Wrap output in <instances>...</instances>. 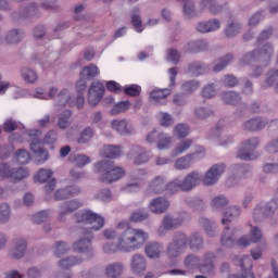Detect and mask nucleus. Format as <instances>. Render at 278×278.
I'll list each match as a JSON object with an SVG mask.
<instances>
[{
    "label": "nucleus",
    "mask_w": 278,
    "mask_h": 278,
    "mask_svg": "<svg viewBox=\"0 0 278 278\" xmlns=\"http://www.w3.org/2000/svg\"><path fill=\"white\" fill-rule=\"evenodd\" d=\"M51 177H53V172H51V169L41 168L35 176V179L38 184H47Z\"/></svg>",
    "instance_id": "51"
},
{
    "label": "nucleus",
    "mask_w": 278,
    "mask_h": 278,
    "mask_svg": "<svg viewBox=\"0 0 278 278\" xmlns=\"http://www.w3.org/2000/svg\"><path fill=\"white\" fill-rule=\"evenodd\" d=\"M30 138V151H33L37 164H45L47 160H49V152L42 148V140H40V136H42V131L40 130H30L28 132Z\"/></svg>",
    "instance_id": "5"
},
{
    "label": "nucleus",
    "mask_w": 278,
    "mask_h": 278,
    "mask_svg": "<svg viewBox=\"0 0 278 278\" xmlns=\"http://www.w3.org/2000/svg\"><path fill=\"white\" fill-rule=\"evenodd\" d=\"M147 240H149V232L140 228L128 227L118 235L116 244L106 243L103 245V253L106 255L118 253V251L134 253V251L142 249L147 244Z\"/></svg>",
    "instance_id": "1"
},
{
    "label": "nucleus",
    "mask_w": 278,
    "mask_h": 278,
    "mask_svg": "<svg viewBox=\"0 0 278 278\" xmlns=\"http://www.w3.org/2000/svg\"><path fill=\"white\" fill-rule=\"evenodd\" d=\"M257 53H258L260 64H262L264 67H267L270 65V62H273V55L275 53V49L273 48V45L266 43L263 46L261 50H257Z\"/></svg>",
    "instance_id": "19"
},
{
    "label": "nucleus",
    "mask_w": 278,
    "mask_h": 278,
    "mask_svg": "<svg viewBox=\"0 0 278 278\" xmlns=\"http://www.w3.org/2000/svg\"><path fill=\"white\" fill-rule=\"evenodd\" d=\"M227 165L224 163L213 165L204 175L202 181L204 186H214L220 179V175L225 173Z\"/></svg>",
    "instance_id": "9"
},
{
    "label": "nucleus",
    "mask_w": 278,
    "mask_h": 278,
    "mask_svg": "<svg viewBox=\"0 0 278 278\" xmlns=\"http://www.w3.org/2000/svg\"><path fill=\"white\" fill-rule=\"evenodd\" d=\"M94 138V129L92 127H86L80 136L77 138L78 144H86Z\"/></svg>",
    "instance_id": "44"
},
{
    "label": "nucleus",
    "mask_w": 278,
    "mask_h": 278,
    "mask_svg": "<svg viewBox=\"0 0 278 278\" xmlns=\"http://www.w3.org/2000/svg\"><path fill=\"white\" fill-rule=\"evenodd\" d=\"M73 249L76 251V253H83V255H85V258H83L84 262L94 257V250H92V238H86L76 241L73 244Z\"/></svg>",
    "instance_id": "10"
},
{
    "label": "nucleus",
    "mask_w": 278,
    "mask_h": 278,
    "mask_svg": "<svg viewBox=\"0 0 278 278\" xmlns=\"http://www.w3.org/2000/svg\"><path fill=\"white\" fill-rule=\"evenodd\" d=\"M197 153H192L178 159L175 163V168L177 170H186V168H190V164H192L193 160H197Z\"/></svg>",
    "instance_id": "35"
},
{
    "label": "nucleus",
    "mask_w": 278,
    "mask_h": 278,
    "mask_svg": "<svg viewBox=\"0 0 278 278\" xmlns=\"http://www.w3.org/2000/svg\"><path fill=\"white\" fill-rule=\"evenodd\" d=\"M105 93V86L100 81H93L88 91V102L90 105H99Z\"/></svg>",
    "instance_id": "11"
},
{
    "label": "nucleus",
    "mask_w": 278,
    "mask_h": 278,
    "mask_svg": "<svg viewBox=\"0 0 278 278\" xmlns=\"http://www.w3.org/2000/svg\"><path fill=\"white\" fill-rule=\"evenodd\" d=\"M188 245L191 251H201L203 249V237L199 232L191 233Z\"/></svg>",
    "instance_id": "38"
},
{
    "label": "nucleus",
    "mask_w": 278,
    "mask_h": 278,
    "mask_svg": "<svg viewBox=\"0 0 278 278\" xmlns=\"http://www.w3.org/2000/svg\"><path fill=\"white\" fill-rule=\"evenodd\" d=\"M222 247L226 249H233V245L238 243L236 235L229 231V226L225 227L220 238Z\"/></svg>",
    "instance_id": "30"
},
{
    "label": "nucleus",
    "mask_w": 278,
    "mask_h": 278,
    "mask_svg": "<svg viewBox=\"0 0 278 278\" xmlns=\"http://www.w3.org/2000/svg\"><path fill=\"white\" fill-rule=\"evenodd\" d=\"M147 218H149V212L144 210L135 211L130 215L131 223H142V220H147Z\"/></svg>",
    "instance_id": "59"
},
{
    "label": "nucleus",
    "mask_w": 278,
    "mask_h": 278,
    "mask_svg": "<svg viewBox=\"0 0 278 278\" xmlns=\"http://www.w3.org/2000/svg\"><path fill=\"white\" fill-rule=\"evenodd\" d=\"M130 268L134 275H140L147 270V258L142 254H134L130 258Z\"/></svg>",
    "instance_id": "18"
},
{
    "label": "nucleus",
    "mask_w": 278,
    "mask_h": 278,
    "mask_svg": "<svg viewBox=\"0 0 278 278\" xmlns=\"http://www.w3.org/2000/svg\"><path fill=\"white\" fill-rule=\"evenodd\" d=\"M216 94V86L214 84H207L203 87L201 96L203 99H213Z\"/></svg>",
    "instance_id": "63"
},
{
    "label": "nucleus",
    "mask_w": 278,
    "mask_h": 278,
    "mask_svg": "<svg viewBox=\"0 0 278 278\" xmlns=\"http://www.w3.org/2000/svg\"><path fill=\"white\" fill-rule=\"evenodd\" d=\"M79 264H84V257L67 256L58 262V266H60L63 270H68V268H73V266H79Z\"/></svg>",
    "instance_id": "31"
},
{
    "label": "nucleus",
    "mask_w": 278,
    "mask_h": 278,
    "mask_svg": "<svg viewBox=\"0 0 278 278\" xmlns=\"http://www.w3.org/2000/svg\"><path fill=\"white\" fill-rule=\"evenodd\" d=\"M83 77H97L99 75V67L94 64L86 66L81 71Z\"/></svg>",
    "instance_id": "64"
},
{
    "label": "nucleus",
    "mask_w": 278,
    "mask_h": 278,
    "mask_svg": "<svg viewBox=\"0 0 278 278\" xmlns=\"http://www.w3.org/2000/svg\"><path fill=\"white\" fill-rule=\"evenodd\" d=\"M207 49L208 45L205 40L189 42L187 46H185V51H187V53H201L203 51H207Z\"/></svg>",
    "instance_id": "33"
},
{
    "label": "nucleus",
    "mask_w": 278,
    "mask_h": 278,
    "mask_svg": "<svg viewBox=\"0 0 278 278\" xmlns=\"http://www.w3.org/2000/svg\"><path fill=\"white\" fill-rule=\"evenodd\" d=\"M66 253H68V243L64 241H56L54 243L55 257H62V255H66Z\"/></svg>",
    "instance_id": "53"
},
{
    "label": "nucleus",
    "mask_w": 278,
    "mask_h": 278,
    "mask_svg": "<svg viewBox=\"0 0 278 278\" xmlns=\"http://www.w3.org/2000/svg\"><path fill=\"white\" fill-rule=\"evenodd\" d=\"M215 261H216V254H214V252L205 253L203 262L199 265L200 273H213Z\"/></svg>",
    "instance_id": "25"
},
{
    "label": "nucleus",
    "mask_w": 278,
    "mask_h": 278,
    "mask_svg": "<svg viewBox=\"0 0 278 278\" xmlns=\"http://www.w3.org/2000/svg\"><path fill=\"white\" fill-rule=\"evenodd\" d=\"M166 191V178L164 176H156L153 180L150 181L146 190L148 197H153V194H162Z\"/></svg>",
    "instance_id": "12"
},
{
    "label": "nucleus",
    "mask_w": 278,
    "mask_h": 278,
    "mask_svg": "<svg viewBox=\"0 0 278 278\" xmlns=\"http://www.w3.org/2000/svg\"><path fill=\"white\" fill-rule=\"evenodd\" d=\"M273 86H276L278 88V68L271 67L267 71L266 78L262 85L263 90H266V88H273Z\"/></svg>",
    "instance_id": "28"
},
{
    "label": "nucleus",
    "mask_w": 278,
    "mask_h": 278,
    "mask_svg": "<svg viewBox=\"0 0 278 278\" xmlns=\"http://www.w3.org/2000/svg\"><path fill=\"white\" fill-rule=\"evenodd\" d=\"M202 176L199 172L189 173L184 180H180L182 192H191L199 184H201Z\"/></svg>",
    "instance_id": "14"
},
{
    "label": "nucleus",
    "mask_w": 278,
    "mask_h": 278,
    "mask_svg": "<svg viewBox=\"0 0 278 278\" xmlns=\"http://www.w3.org/2000/svg\"><path fill=\"white\" fill-rule=\"evenodd\" d=\"M225 5L227 4H219L216 0H202L200 2V10H208L213 16H216L225 10Z\"/></svg>",
    "instance_id": "22"
},
{
    "label": "nucleus",
    "mask_w": 278,
    "mask_h": 278,
    "mask_svg": "<svg viewBox=\"0 0 278 278\" xmlns=\"http://www.w3.org/2000/svg\"><path fill=\"white\" fill-rule=\"evenodd\" d=\"M238 216H240V207L238 206L228 207L224 213L222 225H227L228 223H231V220H235V218H238Z\"/></svg>",
    "instance_id": "41"
},
{
    "label": "nucleus",
    "mask_w": 278,
    "mask_h": 278,
    "mask_svg": "<svg viewBox=\"0 0 278 278\" xmlns=\"http://www.w3.org/2000/svg\"><path fill=\"white\" fill-rule=\"evenodd\" d=\"M127 110H129V101H122L113 106L111 114L116 116V114H123V112H127Z\"/></svg>",
    "instance_id": "61"
},
{
    "label": "nucleus",
    "mask_w": 278,
    "mask_h": 278,
    "mask_svg": "<svg viewBox=\"0 0 278 278\" xmlns=\"http://www.w3.org/2000/svg\"><path fill=\"white\" fill-rule=\"evenodd\" d=\"M86 88H88V83H86V79L80 78L76 83V90L78 92L76 98H72L71 94H68V90H61L59 94L61 104L70 105V108H77L78 110H81L85 103L84 91L86 90Z\"/></svg>",
    "instance_id": "3"
},
{
    "label": "nucleus",
    "mask_w": 278,
    "mask_h": 278,
    "mask_svg": "<svg viewBox=\"0 0 278 278\" xmlns=\"http://www.w3.org/2000/svg\"><path fill=\"white\" fill-rule=\"evenodd\" d=\"M74 216L78 225H91L89 230H83L84 236H90L91 231H101L105 227V218L90 210L79 211Z\"/></svg>",
    "instance_id": "2"
},
{
    "label": "nucleus",
    "mask_w": 278,
    "mask_h": 278,
    "mask_svg": "<svg viewBox=\"0 0 278 278\" xmlns=\"http://www.w3.org/2000/svg\"><path fill=\"white\" fill-rule=\"evenodd\" d=\"M168 94H170V90L168 89H154L150 92V98H152L155 103L164 105V103H166V97H168Z\"/></svg>",
    "instance_id": "37"
},
{
    "label": "nucleus",
    "mask_w": 278,
    "mask_h": 278,
    "mask_svg": "<svg viewBox=\"0 0 278 278\" xmlns=\"http://www.w3.org/2000/svg\"><path fill=\"white\" fill-rule=\"evenodd\" d=\"M193 114L198 121H205L210 116H214V109L212 106H198L193 110Z\"/></svg>",
    "instance_id": "36"
},
{
    "label": "nucleus",
    "mask_w": 278,
    "mask_h": 278,
    "mask_svg": "<svg viewBox=\"0 0 278 278\" xmlns=\"http://www.w3.org/2000/svg\"><path fill=\"white\" fill-rule=\"evenodd\" d=\"M160 117V125L161 127H173L175 125V118H173V115L168 113L161 112L159 113Z\"/></svg>",
    "instance_id": "58"
},
{
    "label": "nucleus",
    "mask_w": 278,
    "mask_h": 278,
    "mask_svg": "<svg viewBox=\"0 0 278 278\" xmlns=\"http://www.w3.org/2000/svg\"><path fill=\"white\" fill-rule=\"evenodd\" d=\"M164 251V245L157 242H150L146 245L144 252L150 260H157Z\"/></svg>",
    "instance_id": "27"
},
{
    "label": "nucleus",
    "mask_w": 278,
    "mask_h": 278,
    "mask_svg": "<svg viewBox=\"0 0 278 278\" xmlns=\"http://www.w3.org/2000/svg\"><path fill=\"white\" fill-rule=\"evenodd\" d=\"M71 110H66L60 115L58 122L60 129H66L71 125Z\"/></svg>",
    "instance_id": "55"
},
{
    "label": "nucleus",
    "mask_w": 278,
    "mask_h": 278,
    "mask_svg": "<svg viewBox=\"0 0 278 278\" xmlns=\"http://www.w3.org/2000/svg\"><path fill=\"white\" fill-rule=\"evenodd\" d=\"M27 177H29V172L24 167H20L17 169L13 168V172L11 174V179H13V181H21Z\"/></svg>",
    "instance_id": "54"
},
{
    "label": "nucleus",
    "mask_w": 278,
    "mask_h": 278,
    "mask_svg": "<svg viewBox=\"0 0 278 278\" xmlns=\"http://www.w3.org/2000/svg\"><path fill=\"white\" fill-rule=\"evenodd\" d=\"M22 77L27 84H36V81H38V74L28 67L22 68Z\"/></svg>",
    "instance_id": "47"
},
{
    "label": "nucleus",
    "mask_w": 278,
    "mask_h": 278,
    "mask_svg": "<svg viewBox=\"0 0 278 278\" xmlns=\"http://www.w3.org/2000/svg\"><path fill=\"white\" fill-rule=\"evenodd\" d=\"M227 203H229L227 197L220 194L212 199L211 207H214L215 210H220V207H225Z\"/></svg>",
    "instance_id": "57"
},
{
    "label": "nucleus",
    "mask_w": 278,
    "mask_h": 278,
    "mask_svg": "<svg viewBox=\"0 0 278 278\" xmlns=\"http://www.w3.org/2000/svg\"><path fill=\"white\" fill-rule=\"evenodd\" d=\"M10 218H12V208L9 203L0 204V225H5V223H10Z\"/></svg>",
    "instance_id": "42"
},
{
    "label": "nucleus",
    "mask_w": 278,
    "mask_h": 278,
    "mask_svg": "<svg viewBox=\"0 0 278 278\" xmlns=\"http://www.w3.org/2000/svg\"><path fill=\"white\" fill-rule=\"evenodd\" d=\"M24 36L25 34L23 30H18L16 28L11 29L5 36V42L7 45H17V42L23 40Z\"/></svg>",
    "instance_id": "39"
},
{
    "label": "nucleus",
    "mask_w": 278,
    "mask_h": 278,
    "mask_svg": "<svg viewBox=\"0 0 278 278\" xmlns=\"http://www.w3.org/2000/svg\"><path fill=\"white\" fill-rule=\"evenodd\" d=\"M15 160L18 164H29V152L27 150L20 149L15 152Z\"/></svg>",
    "instance_id": "60"
},
{
    "label": "nucleus",
    "mask_w": 278,
    "mask_h": 278,
    "mask_svg": "<svg viewBox=\"0 0 278 278\" xmlns=\"http://www.w3.org/2000/svg\"><path fill=\"white\" fill-rule=\"evenodd\" d=\"M190 134V127L186 124H178L174 127V136L176 138H186Z\"/></svg>",
    "instance_id": "56"
},
{
    "label": "nucleus",
    "mask_w": 278,
    "mask_h": 278,
    "mask_svg": "<svg viewBox=\"0 0 278 278\" xmlns=\"http://www.w3.org/2000/svg\"><path fill=\"white\" fill-rule=\"evenodd\" d=\"M179 190L184 192V187H181V180L179 178H175L165 185V191L167 194H176V192H179Z\"/></svg>",
    "instance_id": "45"
},
{
    "label": "nucleus",
    "mask_w": 278,
    "mask_h": 278,
    "mask_svg": "<svg viewBox=\"0 0 278 278\" xmlns=\"http://www.w3.org/2000/svg\"><path fill=\"white\" fill-rule=\"evenodd\" d=\"M201 83L199 80H189L182 84L184 92L192 93L195 90H199Z\"/></svg>",
    "instance_id": "62"
},
{
    "label": "nucleus",
    "mask_w": 278,
    "mask_h": 278,
    "mask_svg": "<svg viewBox=\"0 0 278 278\" xmlns=\"http://www.w3.org/2000/svg\"><path fill=\"white\" fill-rule=\"evenodd\" d=\"M189 73L194 75L195 77H199L200 75H205L210 72V65L201 62V61H194L188 65Z\"/></svg>",
    "instance_id": "29"
},
{
    "label": "nucleus",
    "mask_w": 278,
    "mask_h": 278,
    "mask_svg": "<svg viewBox=\"0 0 278 278\" xmlns=\"http://www.w3.org/2000/svg\"><path fill=\"white\" fill-rule=\"evenodd\" d=\"M199 223L206 232V236L210 238H214V236H216V224L214 222L207 219L206 217H201Z\"/></svg>",
    "instance_id": "40"
},
{
    "label": "nucleus",
    "mask_w": 278,
    "mask_h": 278,
    "mask_svg": "<svg viewBox=\"0 0 278 278\" xmlns=\"http://www.w3.org/2000/svg\"><path fill=\"white\" fill-rule=\"evenodd\" d=\"M232 61L233 54L230 53L219 58L214 62L213 72L220 73V71H225V68H227V66H229V64H231Z\"/></svg>",
    "instance_id": "34"
},
{
    "label": "nucleus",
    "mask_w": 278,
    "mask_h": 278,
    "mask_svg": "<svg viewBox=\"0 0 278 278\" xmlns=\"http://www.w3.org/2000/svg\"><path fill=\"white\" fill-rule=\"evenodd\" d=\"M168 207H170V202L164 197L154 198L149 203V210L152 214H164V212L168 211Z\"/></svg>",
    "instance_id": "17"
},
{
    "label": "nucleus",
    "mask_w": 278,
    "mask_h": 278,
    "mask_svg": "<svg viewBox=\"0 0 278 278\" xmlns=\"http://www.w3.org/2000/svg\"><path fill=\"white\" fill-rule=\"evenodd\" d=\"M132 153H139L135 157V164H147V162H149V155H147L139 146L132 148Z\"/></svg>",
    "instance_id": "52"
},
{
    "label": "nucleus",
    "mask_w": 278,
    "mask_h": 278,
    "mask_svg": "<svg viewBox=\"0 0 278 278\" xmlns=\"http://www.w3.org/2000/svg\"><path fill=\"white\" fill-rule=\"evenodd\" d=\"M79 207H81V202H79V200H70L60 204V223H64L66 220V215L73 214V212H76V210H79Z\"/></svg>",
    "instance_id": "15"
},
{
    "label": "nucleus",
    "mask_w": 278,
    "mask_h": 278,
    "mask_svg": "<svg viewBox=\"0 0 278 278\" xmlns=\"http://www.w3.org/2000/svg\"><path fill=\"white\" fill-rule=\"evenodd\" d=\"M240 29H242V26L238 22H232L228 24V26L225 29V36L227 38H235V36H238L240 34Z\"/></svg>",
    "instance_id": "48"
},
{
    "label": "nucleus",
    "mask_w": 278,
    "mask_h": 278,
    "mask_svg": "<svg viewBox=\"0 0 278 278\" xmlns=\"http://www.w3.org/2000/svg\"><path fill=\"white\" fill-rule=\"evenodd\" d=\"M278 208V199H271L268 202L260 203L253 211V218L256 223L264 220V218H270L274 216Z\"/></svg>",
    "instance_id": "6"
},
{
    "label": "nucleus",
    "mask_w": 278,
    "mask_h": 278,
    "mask_svg": "<svg viewBox=\"0 0 278 278\" xmlns=\"http://www.w3.org/2000/svg\"><path fill=\"white\" fill-rule=\"evenodd\" d=\"M192 139L182 140L173 151V155H181V153H186L190 147H192Z\"/></svg>",
    "instance_id": "50"
},
{
    "label": "nucleus",
    "mask_w": 278,
    "mask_h": 278,
    "mask_svg": "<svg viewBox=\"0 0 278 278\" xmlns=\"http://www.w3.org/2000/svg\"><path fill=\"white\" fill-rule=\"evenodd\" d=\"M189 237L186 232L178 231L174 235L172 242L167 244L166 253L167 257L175 260L179 257L186 249H188Z\"/></svg>",
    "instance_id": "4"
},
{
    "label": "nucleus",
    "mask_w": 278,
    "mask_h": 278,
    "mask_svg": "<svg viewBox=\"0 0 278 278\" xmlns=\"http://www.w3.org/2000/svg\"><path fill=\"white\" fill-rule=\"evenodd\" d=\"M184 216H175L168 213L163 217L162 226L164 227V229H166V231H173L175 229H179V227L184 225Z\"/></svg>",
    "instance_id": "16"
},
{
    "label": "nucleus",
    "mask_w": 278,
    "mask_h": 278,
    "mask_svg": "<svg viewBox=\"0 0 278 278\" xmlns=\"http://www.w3.org/2000/svg\"><path fill=\"white\" fill-rule=\"evenodd\" d=\"M25 251H27V241L25 239L15 240L14 248L10 252V257L12 260H21L25 256Z\"/></svg>",
    "instance_id": "24"
},
{
    "label": "nucleus",
    "mask_w": 278,
    "mask_h": 278,
    "mask_svg": "<svg viewBox=\"0 0 278 278\" xmlns=\"http://www.w3.org/2000/svg\"><path fill=\"white\" fill-rule=\"evenodd\" d=\"M250 240L251 242H261L263 249H266V240L264 239V236L262 235V230L257 226H253L250 230Z\"/></svg>",
    "instance_id": "43"
},
{
    "label": "nucleus",
    "mask_w": 278,
    "mask_h": 278,
    "mask_svg": "<svg viewBox=\"0 0 278 278\" xmlns=\"http://www.w3.org/2000/svg\"><path fill=\"white\" fill-rule=\"evenodd\" d=\"M260 147V138L258 137H252L250 139H247L242 142L241 149L237 153V157L239 160H255L253 157V151Z\"/></svg>",
    "instance_id": "7"
},
{
    "label": "nucleus",
    "mask_w": 278,
    "mask_h": 278,
    "mask_svg": "<svg viewBox=\"0 0 278 278\" xmlns=\"http://www.w3.org/2000/svg\"><path fill=\"white\" fill-rule=\"evenodd\" d=\"M268 125V118L256 116L243 122V124L241 125V129L243 131H250L252 134H255L257 131H262V129H266Z\"/></svg>",
    "instance_id": "8"
},
{
    "label": "nucleus",
    "mask_w": 278,
    "mask_h": 278,
    "mask_svg": "<svg viewBox=\"0 0 278 278\" xmlns=\"http://www.w3.org/2000/svg\"><path fill=\"white\" fill-rule=\"evenodd\" d=\"M125 273V265L122 262L110 263L104 268V275L106 278H119Z\"/></svg>",
    "instance_id": "20"
},
{
    "label": "nucleus",
    "mask_w": 278,
    "mask_h": 278,
    "mask_svg": "<svg viewBox=\"0 0 278 278\" xmlns=\"http://www.w3.org/2000/svg\"><path fill=\"white\" fill-rule=\"evenodd\" d=\"M121 155H123V151L118 146H104L101 150V156L109 160H116Z\"/></svg>",
    "instance_id": "32"
},
{
    "label": "nucleus",
    "mask_w": 278,
    "mask_h": 278,
    "mask_svg": "<svg viewBox=\"0 0 278 278\" xmlns=\"http://www.w3.org/2000/svg\"><path fill=\"white\" fill-rule=\"evenodd\" d=\"M253 62H260L257 50L248 52L240 60V64H242V66H249V64H253Z\"/></svg>",
    "instance_id": "46"
},
{
    "label": "nucleus",
    "mask_w": 278,
    "mask_h": 278,
    "mask_svg": "<svg viewBox=\"0 0 278 278\" xmlns=\"http://www.w3.org/2000/svg\"><path fill=\"white\" fill-rule=\"evenodd\" d=\"M125 177V168L121 166L111 165L109 173L100 176L99 180L103 184H112L114 181H118V179H123Z\"/></svg>",
    "instance_id": "13"
},
{
    "label": "nucleus",
    "mask_w": 278,
    "mask_h": 278,
    "mask_svg": "<svg viewBox=\"0 0 278 278\" xmlns=\"http://www.w3.org/2000/svg\"><path fill=\"white\" fill-rule=\"evenodd\" d=\"M195 29L197 31H200V34H210V31H216V29H220V21L213 18L207 22H199Z\"/></svg>",
    "instance_id": "21"
},
{
    "label": "nucleus",
    "mask_w": 278,
    "mask_h": 278,
    "mask_svg": "<svg viewBox=\"0 0 278 278\" xmlns=\"http://www.w3.org/2000/svg\"><path fill=\"white\" fill-rule=\"evenodd\" d=\"M114 162L112 161H100L94 164V173H100L101 175H105V173H110L112 165Z\"/></svg>",
    "instance_id": "49"
},
{
    "label": "nucleus",
    "mask_w": 278,
    "mask_h": 278,
    "mask_svg": "<svg viewBox=\"0 0 278 278\" xmlns=\"http://www.w3.org/2000/svg\"><path fill=\"white\" fill-rule=\"evenodd\" d=\"M220 99L225 105H240L242 103V96L237 91H224Z\"/></svg>",
    "instance_id": "23"
},
{
    "label": "nucleus",
    "mask_w": 278,
    "mask_h": 278,
    "mask_svg": "<svg viewBox=\"0 0 278 278\" xmlns=\"http://www.w3.org/2000/svg\"><path fill=\"white\" fill-rule=\"evenodd\" d=\"M112 129L121 134L122 136H129V134H134V128L127 124L125 119H115L111 123Z\"/></svg>",
    "instance_id": "26"
}]
</instances>
